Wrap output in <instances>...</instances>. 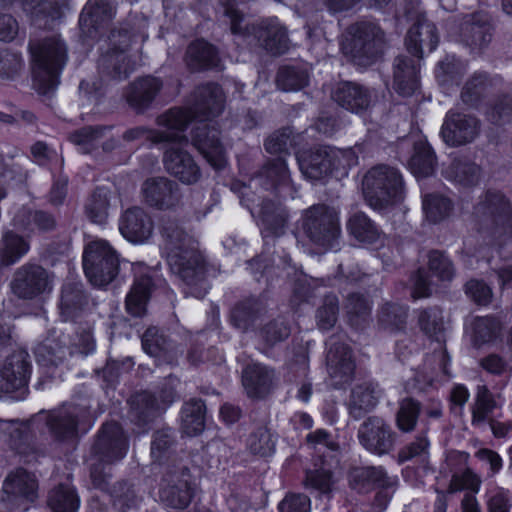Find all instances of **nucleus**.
<instances>
[{"label": "nucleus", "mask_w": 512, "mask_h": 512, "mask_svg": "<svg viewBox=\"0 0 512 512\" xmlns=\"http://www.w3.org/2000/svg\"><path fill=\"white\" fill-rule=\"evenodd\" d=\"M33 64V84L40 94L56 89L68 60V48L60 35H51L29 44Z\"/></svg>", "instance_id": "nucleus-2"}, {"label": "nucleus", "mask_w": 512, "mask_h": 512, "mask_svg": "<svg viewBox=\"0 0 512 512\" xmlns=\"http://www.w3.org/2000/svg\"><path fill=\"white\" fill-rule=\"evenodd\" d=\"M161 245L171 271L189 288L196 298H203L208 290L205 260L198 241L174 219H163L159 228Z\"/></svg>", "instance_id": "nucleus-1"}, {"label": "nucleus", "mask_w": 512, "mask_h": 512, "mask_svg": "<svg viewBox=\"0 0 512 512\" xmlns=\"http://www.w3.org/2000/svg\"><path fill=\"white\" fill-rule=\"evenodd\" d=\"M166 131L151 130L146 127H134L128 129L123 133V139L127 142L136 141L139 139L149 140L152 144L160 143H187L188 139L184 134L179 133L177 130Z\"/></svg>", "instance_id": "nucleus-42"}, {"label": "nucleus", "mask_w": 512, "mask_h": 512, "mask_svg": "<svg viewBox=\"0 0 512 512\" xmlns=\"http://www.w3.org/2000/svg\"><path fill=\"white\" fill-rule=\"evenodd\" d=\"M439 37L437 29L431 21L426 18H419L407 32L405 44L407 50L421 59L424 50L432 52L438 45Z\"/></svg>", "instance_id": "nucleus-23"}, {"label": "nucleus", "mask_w": 512, "mask_h": 512, "mask_svg": "<svg viewBox=\"0 0 512 512\" xmlns=\"http://www.w3.org/2000/svg\"><path fill=\"white\" fill-rule=\"evenodd\" d=\"M419 60L400 55L393 64V87L403 96H411L419 87Z\"/></svg>", "instance_id": "nucleus-24"}, {"label": "nucleus", "mask_w": 512, "mask_h": 512, "mask_svg": "<svg viewBox=\"0 0 512 512\" xmlns=\"http://www.w3.org/2000/svg\"><path fill=\"white\" fill-rule=\"evenodd\" d=\"M87 304V296L83 285L78 282H68L63 285L60 299V315L63 320H73Z\"/></svg>", "instance_id": "nucleus-35"}, {"label": "nucleus", "mask_w": 512, "mask_h": 512, "mask_svg": "<svg viewBox=\"0 0 512 512\" xmlns=\"http://www.w3.org/2000/svg\"><path fill=\"white\" fill-rule=\"evenodd\" d=\"M191 142L213 167L221 168L224 165L225 149L214 123L200 119L191 132Z\"/></svg>", "instance_id": "nucleus-17"}, {"label": "nucleus", "mask_w": 512, "mask_h": 512, "mask_svg": "<svg viewBox=\"0 0 512 512\" xmlns=\"http://www.w3.org/2000/svg\"><path fill=\"white\" fill-rule=\"evenodd\" d=\"M380 395V389L373 383L356 385L351 391L348 403L350 415L354 419H360L377 406Z\"/></svg>", "instance_id": "nucleus-32"}, {"label": "nucleus", "mask_w": 512, "mask_h": 512, "mask_svg": "<svg viewBox=\"0 0 512 512\" xmlns=\"http://www.w3.org/2000/svg\"><path fill=\"white\" fill-rule=\"evenodd\" d=\"M362 189L367 204L374 210H382L402 198L403 179L397 169L377 165L365 174Z\"/></svg>", "instance_id": "nucleus-6"}, {"label": "nucleus", "mask_w": 512, "mask_h": 512, "mask_svg": "<svg viewBox=\"0 0 512 512\" xmlns=\"http://www.w3.org/2000/svg\"><path fill=\"white\" fill-rule=\"evenodd\" d=\"M224 108V95L221 87L214 83L198 86L190 99L189 109L172 108L158 116L159 126L179 133L196 118L209 120L221 114Z\"/></svg>", "instance_id": "nucleus-3"}, {"label": "nucleus", "mask_w": 512, "mask_h": 512, "mask_svg": "<svg viewBox=\"0 0 512 512\" xmlns=\"http://www.w3.org/2000/svg\"><path fill=\"white\" fill-rule=\"evenodd\" d=\"M0 433L8 436L12 449L20 454H25L30 445L29 428L26 424L15 420L0 419Z\"/></svg>", "instance_id": "nucleus-49"}, {"label": "nucleus", "mask_w": 512, "mask_h": 512, "mask_svg": "<svg viewBox=\"0 0 512 512\" xmlns=\"http://www.w3.org/2000/svg\"><path fill=\"white\" fill-rule=\"evenodd\" d=\"M327 345L326 365L333 385L338 388L350 383L356 367L351 348L338 336H331Z\"/></svg>", "instance_id": "nucleus-15"}, {"label": "nucleus", "mask_w": 512, "mask_h": 512, "mask_svg": "<svg viewBox=\"0 0 512 512\" xmlns=\"http://www.w3.org/2000/svg\"><path fill=\"white\" fill-rule=\"evenodd\" d=\"M116 13V5L111 0H88L80 15V25L95 31L108 27Z\"/></svg>", "instance_id": "nucleus-30"}, {"label": "nucleus", "mask_w": 512, "mask_h": 512, "mask_svg": "<svg viewBox=\"0 0 512 512\" xmlns=\"http://www.w3.org/2000/svg\"><path fill=\"white\" fill-rule=\"evenodd\" d=\"M127 447V439L122 428L117 423L104 424L93 446L98 459L92 464L91 479L106 480L112 477L110 463L122 459Z\"/></svg>", "instance_id": "nucleus-10"}, {"label": "nucleus", "mask_w": 512, "mask_h": 512, "mask_svg": "<svg viewBox=\"0 0 512 512\" xmlns=\"http://www.w3.org/2000/svg\"><path fill=\"white\" fill-rule=\"evenodd\" d=\"M258 185L265 190H274L281 196H285V192L291 190L290 174L282 157L267 161L257 175L250 180L249 187Z\"/></svg>", "instance_id": "nucleus-20"}, {"label": "nucleus", "mask_w": 512, "mask_h": 512, "mask_svg": "<svg viewBox=\"0 0 512 512\" xmlns=\"http://www.w3.org/2000/svg\"><path fill=\"white\" fill-rule=\"evenodd\" d=\"M143 201L159 210L174 209L181 200L179 185L167 177H152L144 181L141 187Z\"/></svg>", "instance_id": "nucleus-18"}, {"label": "nucleus", "mask_w": 512, "mask_h": 512, "mask_svg": "<svg viewBox=\"0 0 512 512\" xmlns=\"http://www.w3.org/2000/svg\"><path fill=\"white\" fill-rule=\"evenodd\" d=\"M347 230L354 239L363 244H374L381 236L378 227L363 212H356L349 217Z\"/></svg>", "instance_id": "nucleus-41"}, {"label": "nucleus", "mask_w": 512, "mask_h": 512, "mask_svg": "<svg viewBox=\"0 0 512 512\" xmlns=\"http://www.w3.org/2000/svg\"><path fill=\"white\" fill-rule=\"evenodd\" d=\"M384 47V32L370 22L350 26L342 43L343 54L360 66L375 62L383 53Z\"/></svg>", "instance_id": "nucleus-7"}, {"label": "nucleus", "mask_w": 512, "mask_h": 512, "mask_svg": "<svg viewBox=\"0 0 512 512\" xmlns=\"http://www.w3.org/2000/svg\"><path fill=\"white\" fill-rule=\"evenodd\" d=\"M332 99L348 111L361 113L370 106L371 94L357 83L342 82L332 92Z\"/></svg>", "instance_id": "nucleus-26"}, {"label": "nucleus", "mask_w": 512, "mask_h": 512, "mask_svg": "<svg viewBox=\"0 0 512 512\" xmlns=\"http://www.w3.org/2000/svg\"><path fill=\"white\" fill-rule=\"evenodd\" d=\"M26 352L14 353L8 357L0 370V397L11 395L13 399L22 398L30 375V362Z\"/></svg>", "instance_id": "nucleus-16"}, {"label": "nucleus", "mask_w": 512, "mask_h": 512, "mask_svg": "<svg viewBox=\"0 0 512 512\" xmlns=\"http://www.w3.org/2000/svg\"><path fill=\"white\" fill-rule=\"evenodd\" d=\"M491 30L487 16L482 13H474L464 17L460 36L468 46L482 48L490 42Z\"/></svg>", "instance_id": "nucleus-29"}, {"label": "nucleus", "mask_w": 512, "mask_h": 512, "mask_svg": "<svg viewBox=\"0 0 512 512\" xmlns=\"http://www.w3.org/2000/svg\"><path fill=\"white\" fill-rule=\"evenodd\" d=\"M187 65L192 70L219 67V57L215 48L204 40L191 43L186 52Z\"/></svg>", "instance_id": "nucleus-38"}, {"label": "nucleus", "mask_w": 512, "mask_h": 512, "mask_svg": "<svg viewBox=\"0 0 512 512\" xmlns=\"http://www.w3.org/2000/svg\"><path fill=\"white\" fill-rule=\"evenodd\" d=\"M436 156L426 140L419 139L413 144V153L408 167L417 178L428 177L435 171Z\"/></svg>", "instance_id": "nucleus-36"}, {"label": "nucleus", "mask_w": 512, "mask_h": 512, "mask_svg": "<svg viewBox=\"0 0 512 512\" xmlns=\"http://www.w3.org/2000/svg\"><path fill=\"white\" fill-rule=\"evenodd\" d=\"M108 130L105 126H87L74 131L69 138L81 152L90 153L99 145Z\"/></svg>", "instance_id": "nucleus-53"}, {"label": "nucleus", "mask_w": 512, "mask_h": 512, "mask_svg": "<svg viewBox=\"0 0 512 512\" xmlns=\"http://www.w3.org/2000/svg\"><path fill=\"white\" fill-rule=\"evenodd\" d=\"M466 71V65L454 55H446L438 62L435 76L438 83L445 88L458 85Z\"/></svg>", "instance_id": "nucleus-46"}, {"label": "nucleus", "mask_w": 512, "mask_h": 512, "mask_svg": "<svg viewBox=\"0 0 512 512\" xmlns=\"http://www.w3.org/2000/svg\"><path fill=\"white\" fill-rule=\"evenodd\" d=\"M259 217L262 234L265 238L280 237L285 233L289 215L280 203L271 200L263 201Z\"/></svg>", "instance_id": "nucleus-31"}, {"label": "nucleus", "mask_w": 512, "mask_h": 512, "mask_svg": "<svg viewBox=\"0 0 512 512\" xmlns=\"http://www.w3.org/2000/svg\"><path fill=\"white\" fill-rule=\"evenodd\" d=\"M421 412V403L411 397L399 401L395 414V424L402 433L413 432L418 424Z\"/></svg>", "instance_id": "nucleus-48"}, {"label": "nucleus", "mask_w": 512, "mask_h": 512, "mask_svg": "<svg viewBox=\"0 0 512 512\" xmlns=\"http://www.w3.org/2000/svg\"><path fill=\"white\" fill-rule=\"evenodd\" d=\"M337 470L338 460L334 456H318L306 469V480H331Z\"/></svg>", "instance_id": "nucleus-61"}, {"label": "nucleus", "mask_w": 512, "mask_h": 512, "mask_svg": "<svg viewBox=\"0 0 512 512\" xmlns=\"http://www.w3.org/2000/svg\"><path fill=\"white\" fill-rule=\"evenodd\" d=\"M144 351L153 357L165 356L171 348L167 337L156 327H149L142 336Z\"/></svg>", "instance_id": "nucleus-60"}, {"label": "nucleus", "mask_w": 512, "mask_h": 512, "mask_svg": "<svg viewBox=\"0 0 512 512\" xmlns=\"http://www.w3.org/2000/svg\"><path fill=\"white\" fill-rule=\"evenodd\" d=\"M80 503L77 491L68 483H59L48 498V505L53 512H78Z\"/></svg>", "instance_id": "nucleus-43"}, {"label": "nucleus", "mask_w": 512, "mask_h": 512, "mask_svg": "<svg viewBox=\"0 0 512 512\" xmlns=\"http://www.w3.org/2000/svg\"><path fill=\"white\" fill-rule=\"evenodd\" d=\"M80 415L81 410L77 406H64L49 415L47 424L55 437L71 438L76 434L77 419Z\"/></svg>", "instance_id": "nucleus-34"}, {"label": "nucleus", "mask_w": 512, "mask_h": 512, "mask_svg": "<svg viewBox=\"0 0 512 512\" xmlns=\"http://www.w3.org/2000/svg\"><path fill=\"white\" fill-rule=\"evenodd\" d=\"M110 191L104 187L97 188L85 205L87 217L94 223L103 224L108 218Z\"/></svg>", "instance_id": "nucleus-50"}, {"label": "nucleus", "mask_w": 512, "mask_h": 512, "mask_svg": "<svg viewBox=\"0 0 512 512\" xmlns=\"http://www.w3.org/2000/svg\"><path fill=\"white\" fill-rule=\"evenodd\" d=\"M226 16L230 19V29L233 34L254 35L260 46L274 55H280L288 50L289 40L286 29L277 19L262 21L259 25L241 26L242 14L228 7L225 10Z\"/></svg>", "instance_id": "nucleus-11"}, {"label": "nucleus", "mask_w": 512, "mask_h": 512, "mask_svg": "<svg viewBox=\"0 0 512 512\" xmlns=\"http://www.w3.org/2000/svg\"><path fill=\"white\" fill-rule=\"evenodd\" d=\"M130 43L131 34L127 29L111 31L107 48L98 60V72L103 79L121 81L135 70L136 63L128 53Z\"/></svg>", "instance_id": "nucleus-8"}, {"label": "nucleus", "mask_w": 512, "mask_h": 512, "mask_svg": "<svg viewBox=\"0 0 512 512\" xmlns=\"http://www.w3.org/2000/svg\"><path fill=\"white\" fill-rule=\"evenodd\" d=\"M152 288L149 276L137 278L126 297V309L133 316H142Z\"/></svg>", "instance_id": "nucleus-47"}, {"label": "nucleus", "mask_w": 512, "mask_h": 512, "mask_svg": "<svg viewBox=\"0 0 512 512\" xmlns=\"http://www.w3.org/2000/svg\"><path fill=\"white\" fill-rule=\"evenodd\" d=\"M338 313L339 301L337 296L333 294L326 295L316 312L318 327L322 330L331 329L337 321Z\"/></svg>", "instance_id": "nucleus-63"}, {"label": "nucleus", "mask_w": 512, "mask_h": 512, "mask_svg": "<svg viewBox=\"0 0 512 512\" xmlns=\"http://www.w3.org/2000/svg\"><path fill=\"white\" fill-rule=\"evenodd\" d=\"M131 416L139 424L151 421L162 410L156 396L148 391L135 394L130 399Z\"/></svg>", "instance_id": "nucleus-45"}, {"label": "nucleus", "mask_w": 512, "mask_h": 512, "mask_svg": "<svg viewBox=\"0 0 512 512\" xmlns=\"http://www.w3.org/2000/svg\"><path fill=\"white\" fill-rule=\"evenodd\" d=\"M247 447L251 453L262 457L273 454L275 439L267 425L255 427L247 438Z\"/></svg>", "instance_id": "nucleus-52"}, {"label": "nucleus", "mask_w": 512, "mask_h": 512, "mask_svg": "<svg viewBox=\"0 0 512 512\" xmlns=\"http://www.w3.org/2000/svg\"><path fill=\"white\" fill-rule=\"evenodd\" d=\"M497 404L494 395L486 385H478L471 405V425L476 428H483L489 422L490 415Z\"/></svg>", "instance_id": "nucleus-39"}, {"label": "nucleus", "mask_w": 512, "mask_h": 512, "mask_svg": "<svg viewBox=\"0 0 512 512\" xmlns=\"http://www.w3.org/2000/svg\"><path fill=\"white\" fill-rule=\"evenodd\" d=\"M429 271L441 281H451L455 276L452 261L442 252L434 250L428 255Z\"/></svg>", "instance_id": "nucleus-64"}, {"label": "nucleus", "mask_w": 512, "mask_h": 512, "mask_svg": "<svg viewBox=\"0 0 512 512\" xmlns=\"http://www.w3.org/2000/svg\"><path fill=\"white\" fill-rule=\"evenodd\" d=\"M206 406L200 399L186 402L181 411V430L187 436H196L205 428Z\"/></svg>", "instance_id": "nucleus-40"}, {"label": "nucleus", "mask_w": 512, "mask_h": 512, "mask_svg": "<svg viewBox=\"0 0 512 512\" xmlns=\"http://www.w3.org/2000/svg\"><path fill=\"white\" fill-rule=\"evenodd\" d=\"M308 83V74L305 70L295 67H282L279 69L276 84L283 91H297Z\"/></svg>", "instance_id": "nucleus-59"}, {"label": "nucleus", "mask_w": 512, "mask_h": 512, "mask_svg": "<svg viewBox=\"0 0 512 512\" xmlns=\"http://www.w3.org/2000/svg\"><path fill=\"white\" fill-rule=\"evenodd\" d=\"M345 309L349 323L359 328L368 320L371 306L364 296L360 294H350L347 298Z\"/></svg>", "instance_id": "nucleus-58"}, {"label": "nucleus", "mask_w": 512, "mask_h": 512, "mask_svg": "<svg viewBox=\"0 0 512 512\" xmlns=\"http://www.w3.org/2000/svg\"><path fill=\"white\" fill-rule=\"evenodd\" d=\"M53 281V275L44 267L26 263L15 270L10 287L19 299L32 300L50 293Z\"/></svg>", "instance_id": "nucleus-12"}, {"label": "nucleus", "mask_w": 512, "mask_h": 512, "mask_svg": "<svg viewBox=\"0 0 512 512\" xmlns=\"http://www.w3.org/2000/svg\"><path fill=\"white\" fill-rule=\"evenodd\" d=\"M275 371L260 363L247 365L242 371L243 387L250 398L266 397L276 386Z\"/></svg>", "instance_id": "nucleus-22"}, {"label": "nucleus", "mask_w": 512, "mask_h": 512, "mask_svg": "<svg viewBox=\"0 0 512 512\" xmlns=\"http://www.w3.org/2000/svg\"><path fill=\"white\" fill-rule=\"evenodd\" d=\"M408 308L398 303H386L382 306L378 321L389 331H401L406 327Z\"/></svg>", "instance_id": "nucleus-51"}, {"label": "nucleus", "mask_w": 512, "mask_h": 512, "mask_svg": "<svg viewBox=\"0 0 512 512\" xmlns=\"http://www.w3.org/2000/svg\"><path fill=\"white\" fill-rule=\"evenodd\" d=\"M450 199L440 194H428L423 199V210L426 218L432 223H439L452 212Z\"/></svg>", "instance_id": "nucleus-56"}, {"label": "nucleus", "mask_w": 512, "mask_h": 512, "mask_svg": "<svg viewBox=\"0 0 512 512\" xmlns=\"http://www.w3.org/2000/svg\"><path fill=\"white\" fill-rule=\"evenodd\" d=\"M151 216L141 207L127 209L120 218L119 230L124 238L132 243H143L153 233Z\"/></svg>", "instance_id": "nucleus-21"}, {"label": "nucleus", "mask_w": 512, "mask_h": 512, "mask_svg": "<svg viewBox=\"0 0 512 512\" xmlns=\"http://www.w3.org/2000/svg\"><path fill=\"white\" fill-rule=\"evenodd\" d=\"M83 268L92 285L106 286L119 272V255L108 241L92 240L84 249Z\"/></svg>", "instance_id": "nucleus-9"}, {"label": "nucleus", "mask_w": 512, "mask_h": 512, "mask_svg": "<svg viewBox=\"0 0 512 512\" xmlns=\"http://www.w3.org/2000/svg\"><path fill=\"white\" fill-rule=\"evenodd\" d=\"M30 249V244L23 236L14 231L5 232L0 240V269L17 263Z\"/></svg>", "instance_id": "nucleus-37"}, {"label": "nucleus", "mask_w": 512, "mask_h": 512, "mask_svg": "<svg viewBox=\"0 0 512 512\" xmlns=\"http://www.w3.org/2000/svg\"><path fill=\"white\" fill-rule=\"evenodd\" d=\"M301 229L309 241L323 249L336 248L342 231L338 211L326 204H314L301 215Z\"/></svg>", "instance_id": "nucleus-5"}, {"label": "nucleus", "mask_w": 512, "mask_h": 512, "mask_svg": "<svg viewBox=\"0 0 512 512\" xmlns=\"http://www.w3.org/2000/svg\"><path fill=\"white\" fill-rule=\"evenodd\" d=\"M397 434L387 420L370 416L358 429L360 444L370 453L382 456L394 450Z\"/></svg>", "instance_id": "nucleus-13"}, {"label": "nucleus", "mask_w": 512, "mask_h": 512, "mask_svg": "<svg viewBox=\"0 0 512 512\" xmlns=\"http://www.w3.org/2000/svg\"><path fill=\"white\" fill-rule=\"evenodd\" d=\"M418 324L427 336L440 341L445 330L443 312L440 308L430 307L421 310L418 315Z\"/></svg>", "instance_id": "nucleus-55"}, {"label": "nucleus", "mask_w": 512, "mask_h": 512, "mask_svg": "<svg viewBox=\"0 0 512 512\" xmlns=\"http://www.w3.org/2000/svg\"><path fill=\"white\" fill-rule=\"evenodd\" d=\"M478 231L496 240L512 230V208L505 195L488 190L479 197L473 211Z\"/></svg>", "instance_id": "nucleus-4"}, {"label": "nucleus", "mask_w": 512, "mask_h": 512, "mask_svg": "<svg viewBox=\"0 0 512 512\" xmlns=\"http://www.w3.org/2000/svg\"><path fill=\"white\" fill-rule=\"evenodd\" d=\"M500 332V323L492 317H479L473 322V340L482 345L495 340Z\"/></svg>", "instance_id": "nucleus-62"}, {"label": "nucleus", "mask_w": 512, "mask_h": 512, "mask_svg": "<svg viewBox=\"0 0 512 512\" xmlns=\"http://www.w3.org/2000/svg\"><path fill=\"white\" fill-rule=\"evenodd\" d=\"M162 87L163 83L159 78L141 77L127 87L125 98L132 108L143 111L150 106Z\"/></svg>", "instance_id": "nucleus-27"}, {"label": "nucleus", "mask_w": 512, "mask_h": 512, "mask_svg": "<svg viewBox=\"0 0 512 512\" xmlns=\"http://www.w3.org/2000/svg\"><path fill=\"white\" fill-rule=\"evenodd\" d=\"M18 156L25 160V157L19 154L18 149H14V152L7 154L6 157L0 154V184H8L12 181L21 182L25 179L26 171L22 163L19 160L15 161Z\"/></svg>", "instance_id": "nucleus-57"}, {"label": "nucleus", "mask_w": 512, "mask_h": 512, "mask_svg": "<svg viewBox=\"0 0 512 512\" xmlns=\"http://www.w3.org/2000/svg\"><path fill=\"white\" fill-rule=\"evenodd\" d=\"M443 175L449 181L470 187L479 183L481 170L466 157H454L443 170Z\"/></svg>", "instance_id": "nucleus-33"}, {"label": "nucleus", "mask_w": 512, "mask_h": 512, "mask_svg": "<svg viewBox=\"0 0 512 512\" xmlns=\"http://www.w3.org/2000/svg\"><path fill=\"white\" fill-rule=\"evenodd\" d=\"M165 170L183 184L199 181L201 170L190 153L178 147H170L163 156Z\"/></svg>", "instance_id": "nucleus-19"}, {"label": "nucleus", "mask_w": 512, "mask_h": 512, "mask_svg": "<svg viewBox=\"0 0 512 512\" xmlns=\"http://www.w3.org/2000/svg\"><path fill=\"white\" fill-rule=\"evenodd\" d=\"M480 120L471 115L448 111L443 120L440 136L450 147H460L474 142L480 134Z\"/></svg>", "instance_id": "nucleus-14"}, {"label": "nucleus", "mask_w": 512, "mask_h": 512, "mask_svg": "<svg viewBox=\"0 0 512 512\" xmlns=\"http://www.w3.org/2000/svg\"><path fill=\"white\" fill-rule=\"evenodd\" d=\"M297 161L302 174L308 179H321L333 170L327 146L301 151Z\"/></svg>", "instance_id": "nucleus-25"}, {"label": "nucleus", "mask_w": 512, "mask_h": 512, "mask_svg": "<svg viewBox=\"0 0 512 512\" xmlns=\"http://www.w3.org/2000/svg\"><path fill=\"white\" fill-rule=\"evenodd\" d=\"M264 306L256 298H249L238 303L231 312V322L241 331L251 328L263 313Z\"/></svg>", "instance_id": "nucleus-44"}, {"label": "nucleus", "mask_w": 512, "mask_h": 512, "mask_svg": "<svg viewBox=\"0 0 512 512\" xmlns=\"http://www.w3.org/2000/svg\"><path fill=\"white\" fill-rule=\"evenodd\" d=\"M65 0H24L23 10L38 28H47L63 15Z\"/></svg>", "instance_id": "nucleus-28"}, {"label": "nucleus", "mask_w": 512, "mask_h": 512, "mask_svg": "<svg viewBox=\"0 0 512 512\" xmlns=\"http://www.w3.org/2000/svg\"><path fill=\"white\" fill-rule=\"evenodd\" d=\"M192 498V488L189 482H177L167 485L160 493V499L167 506L183 509L188 506Z\"/></svg>", "instance_id": "nucleus-54"}]
</instances>
